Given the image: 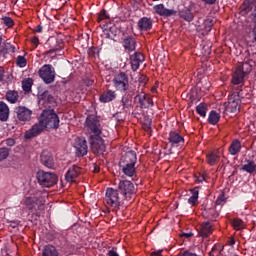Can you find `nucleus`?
<instances>
[{
	"label": "nucleus",
	"mask_w": 256,
	"mask_h": 256,
	"mask_svg": "<svg viewBox=\"0 0 256 256\" xmlns=\"http://www.w3.org/2000/svg\"><path fill=\"white\" fill-rule=\"evenodd\" d=\"M39 121L44 129H57L59 127V116L55 110H44Z\"/></svg>",
	"instance_id": "f257e3e1"
},
{
	"label": "nucleus",
	"mask_w": 256,
	"mask_h": 256,
	"mask_svg": "<svg viewBox=\"0 0 256 256\" xmlns=\"http://www.w3.org/2000/svg\"><path fill=\"white\" fill-rule=\"evenodd\" d=\"M105 201L108 207L111 209H117L121 207V196H119V190L113 188H107L105 194Z\"/></svg>",
	"instance_id": "f03ea898"
},
{
	"label": "nucleus",
	"mask_w": 256,
	"mask_h": 256,
	"mask_svg": "<svg viewBox=\"0 0 256 256\" xmlns=\"http://www.w3.org/2000/svg\"><path fill=\"white\" fill-rule=\"evenodd\" d=\"M38 75L44 83L49 85L55 81V68H53L51 64H45L39 69Z\"/></svg>",
	"instance_id": "7ed1b4c3"
},
{
	"label": "nucleus",
	"mask_w": 256,
	"mask_h": 256,
	"mask_svg": "<svg viewBox=\"0 0 256 256\" xmlns=\"http://www.w3.org/2000/svg\"><path fill=\"white\" fill-rule=\"evenodd\" d=\"M85 129L87 133L94 134L92 136L101 135V123L95 115H89L86 118Z\"/></svg>",
	"instance_id": "20e7f679"
},
{
	"label": "nucleus",
	"mask_w": 256,
	"mask_h": 256,
	"mask_svg": "<svg viewBox=\"0 0 256 256\" xmlns=\"http://www.w3.org/2000/svg\"><path fill=\"white\" fill-rule=\"evenodd\" d=\"M37 180L42 187H53L57 183V175L51 172L39 171Z\"/></svg>",
	"instance_id": "39448f33"
},
{
	"label": "nucleus",
	"mask_w": 256,
	"mask_h": 256,
	"mask_svg": "<svg viewBox=\"0 0 256 256\" xmlns=\"http://www.w3.org/2000/svg\"><path fill=\"white\" fill-rule=\"evenodd\" d=\"M241 109V95L233 93L229 96L228 102L225 104V111L227 113H239Z\"/></svg>",
	"instance_id": "423d86ee"
},
{
	"label": "nucleus",
	"mask_w": 256,
	"mask_h": 256,
	"mask_svg": "<svg viewBox=\"0 0 256 256\" xmlns=\"http://www.w3.org/2000/svg\"><path fill=\"white\" fill-rule=\"evenodd\" d=\"M21 203L26 207V209H29V211L35 209V207H39V205H43L41 192H36L35 194L26 196Z\"/></svg>",
	"instance_id": "0eeeda50"
},
{
	"label": "nucleus",
	"mask_w": 256,
	"mask_h": 256,
	"mask_svg": "<svg viewBox=\"0 0 256 256\" xmlns=\"http://www.w3.org/2000/svg\"><path fill=\"white\" fill-rule=\"evenodd\" d=\"M113 83L115 89L118 91H127V89H129V77L123 72L114 76Z\"/></svg>",
	"instance_id": "6e6552de"
},
{
	"label": "nucleus",
	"mask_w": 256,
	"mask_h": 256,
	"mask_svg": "<svg viewBox=\"0 0 256 256\" xmlns=\"http://www.w3.org/2000/svg\"><path fill=\"white\" fill-rule=\"evenodd\" d=\"M90 145L95 155H103L105 153V141L101 136H90Z\"/></svg>",
	"instance_id": "1a4fd4ad"
},
{
	"label": "nucleus",
	"mask_w": 256,
	"mask_h": 256,
	"mask_svg": "<svg viewBox=\"0 0 256 256\" xmlns=\"http://www.w3.org/2000/svg\"><path fill=\"white\" fill-rule=\"evenodd\" d=\"M14 113L18 121H21L22 123H27V121H31V116L33 115V111L25 106L15 107Z\"/></svg>",
	"instance_id": "9d476101"
},
{
	"label": "nucleus",
	"mask_w": 256,
	"mask_h": 256,
	"mask_svg": "<svg viewBox=\"0 0 256 256\" xmlns=\"http://www.w3.org/2000/svg\"><path fill=\"white\" fill-rule=\"evenodd\" d=\"M118 188L128 201L131 199L132 195H135V185H133L129 180L120 181Z\"/></svg>",
	"instance_id": "9b49d317"
},
{
	"label": "nucleus",
	"mask_w": 256,
	"mask_h": 256,
	"mask_svg": "<svg viewBox=\"0 0 256 256\" xmlns=\"http://www.w3.org/2000/svg\"><path fill=\"white\" fill-rule=\"evenodd\" d=\"M74 148L76 150V155L78 157H85L89 151V147L87 146V140L83 137H78L75 139Z\"/></svg>",
	"instance_id": "f8f14e48"
},
{
	"label": "nucleus",
	"mask_w": 256,
	"mask_h": 256,
	"mask_svg": "<svg viewBox=\"0 0 256 256\" xmlns=\"http://www.w3.org/2000/svg\"><path fill=\"white\" fill-rule=\"evenodd\" d=\"M154 13L156 15H160V17H171L173 15H176V11L173 9H167L165 8L164 4H158L153 7Z\"/></svg>",
	"instance_id": "ddd939ff"
},
{
	"label": "nucleus",
	"mask_w": 256,
	"mask_h": 256,
	"mask_svg": "<svg viewBox=\"0 0 256 256\" xmlns=\"http://www.w3.org/2000/svg\"><path fill=\"white\" fill-rule=\"evenodd\" d=\"M135 99L144 109H147V107H153V99H151V95L149 94L140 93L135 97Z\"/></svg>",
	"instance_id": "4468645a"
},
{
	"label": "nucleus",
	"mask_w": 256,
	"mask_h": 256,
	"mask_svg": "<svg viewBox=\"0 0 256 256\" xmlns=\"http://www.w3.org/2000/svg\"><path fill=\"white\" fill-rule=\"evenodd\" d=\"M44 129L43 124L39 121L25 132L24 137L25 139H33V137H37Z\"/></svg>",
	"instance_id": "2eb2a0df"
},
{
	"label": "nucleus",
	"mask_w": 256,
	"mask_h": 256,
	"mask_svg": "<svg viewBox=\"0 0 256 256\" xmlns=\"http://www.w3.org/2000/svg\"><path fill=\"white\" fill-rule=\"evenodd\" d=\"M137 153L135 151H128L120 160V165H136Z\"/></svg>",
	"instance_id": "dca6fc26"
},
{
	"label": "nucleus",
	"mask_w": 256,
	"mask_h": 256,
	"mask_svg": "<svg viewBox=\"0 0 256 256\" xmlns=\"http://www.w3.org/2000/svg\"><path fill=\"white\" fill-rule=\"evenodd\" d=\"M79 175H81V168L79 166H72L66 173V181L68 183H75Z\"/></svg>",
	"instance_id": "f3484780"
},
{
	"label": "nucleus",
	"mask_w": 256,
	"mask_h": 256,
	"mask_svg": "<svg viewBox=\"0 0 256 256\" xmlns=\"http://www.w3.org/2000/svg\"><path fill=\"white\" fill-rule=\"evenodd\" d=\"M143 61H145V56H143V54L141 53H135L132 56H130L132 70L137 71V69H139V66L141 65V63H143Z\"/></svg>",
	"instance_id": "a211bd4d"
},
{
	"label": "nucleus",
	"mask_w": 256,
	"mask_h": 256,
	"mask_svg": "<svg viewBox=\"0 0 256 256\" xmlns=\"http://www.w3.org/2000/svg\"><path fill=\"white\" fill-rule=\"evenodd\" d=\"M245 79V72L243 71V66H238L232 77L233 85H241Z\"/></svg>",
	"instance_id": "6ab92c4d"
},
{
	"label": "nucleus",
	"mask_w": 256,
	"mask_h": 256,
	"mask_svg": "<svg viewBox=\"0 0 256 256\" xmlns=\"http://www.w3.org/2000/svg\"><path fill=\"white\" fill-rule=\"evenodd\" d=\"M138 28L140 31H151L153 28V21L150 18L143 17L138 21Z\"/></svg>",
	"instance_id": "aec40b11"
},
{
	"label": "nucleus",
	"mask_w": 256,
	"mask_h": 256,
	"mask_svg": "<svg viewBox=\"0 0 256 256\" xmlns=\"http://www.w3.org/2000/svg\"><path fill=\"white\" fill-rule=\"evenodd\" d=\"M211 233H213V225H211V223L209 222L202 223L199 231V236L205 239L209 237Z\"/></svg>",
	"instance_id": "412c9836"
},
{
	"label": "nucleus",
	"mask_w": 256,
	"mask_h": 256,
	"mask_svg": "<svg viewBox=\"0 0 256 256\" xmlns=\"http://www.w3.org/2000/svg\"><path fill=\"white\" fill-rule=\"evenodd\" d=\"M40 161H41L42 165H44L45 167H48V169H52L53 156H51V154H49V152H47V151L42 152V154L40 156Z\"/></svg>",
	"instance_id": "4be33fe9"
},
{
	"label": "nucleus",
	"mask_w": 256,
	"mask_h": 256,
	"mask_svg": "<svg viewBox=\"0 0 256 256\" xmlns=\"http://www.w3.org/2000/svg\"><path fill=\"white\" fill-rule=\"evenodd\" d=\"M115 97H117L115 91L107 90L100 96L99 100L101 103H111V101H113Z\"/></svg>",
	"instance_id": "5701e85b"
},
{
	"label": "nucleus",
	"mask_w": 256,
	"mask_h": 256,
	"mask_svg": "<svg viewBox=\"0 0 256 256\" xmlns=\"http://www.w3.org/2000/svg\"><path fill=\"white\" fill-rule=\"evenodd\" d=\"M9 106L7 103L0 101V121H7L9 119Z\"/></svg>",
	"instance_id": "b1692460"
},
{
	"label": "nucleus",
	"mask_w": 256,
	"mask_h": 256,
	"mask_svg": "<svg viewBox=\"0 0 256 256\" xmlns=\"http://www.w3.org/2000/svg\"><path fill=\"white\" fill-rule=\"evenodd\" d=\"M6 101L8 103H11L12 105H15L19 101V92L15 90H8L5 95Z\"/></svg>",
	"instance_id": "393cba45"
},
{
	"label": "nucleus",
	"mask_w": 256,
	"mask_h": 256,
	"mask_svg": "<svg viewBox=\"0 0 256 256\" xmlns=\"http://www.w3.org/2000/svg\"><path fill=\"white\" fill-rule=\"evenodd\" d=\"M120 167L127 177H133L135 175V164H120Z\"/></svg>",
	"instance_id": "a878e982"
},
{
	"label": "nucleus",
	"mask_w": 256,
	"mask_h": 256,
	"mask_svg": "<svg viewBox=\"0 0 256 256\" xmlns=\"http://www.w3.org/2000/svg\"><path fill=\"white\" fill-rule=\"evenodd\" d=\"M168 139L172 145H179L180 143H183L185 141L183 139V136H181L177 132H170Z\"/></svg>",
	"instance_id": "bb28decb"
},
{
	"label": "nucleus",
	"mask_w": 256,
	"mask_h": 256,
	"mask_svg": "<svg viewBox=\"0 0 256 256\" xmlns=\"http://www.w3.org/2000/svg\"><path fill=\"white\" fill-rule=\"evenodd\" d=\"M241 171H245L246 173H255L256 171V163L255 161L248 160L246 163L241 167Z\"/></svg>",
	"instance_id": "cd10ccee"
},
{
	"label": "nucleus",
	"mask_w": 256,
	"mask_h": 256,
	"mask_svg": "<svg viewBox=\"0 0 256 256\" xmlns=\"http://www.w3.org/2000/svg\"><path fill=\"white\" fill-rule=\"evenodd\" d=\"M218 161H219V153L211 152L206 155V163H208V165L213 167V165H217Z\"/></svg>",
	"instance_id": "c85d7f7f"
},
{
	"label": "nucleus",
	"mask_w": 256,
	"mask_h": 256,
	"mask_svg": "<svg viewBox=\"0 0 256 256\" xmlns=\"http://www.w3.org/2000/svg\"><path fill=\"white\" fill-rule=\"evenodd\" d=\"M43 256H59V252L57 251V248L53 245H47L44 247L42 251Z\"/></svg>",
	"instance_id": "c756f323"
},
{
	"label": "nucleus",
	"mask_w": 256,
	"mask_h": 256,
	"mask_svg": "<svg viewBox=\"0 0 256 256\" xmlns=\"http://www.w3.org/2000/svg\"><path fill=\"white\" fill-rule=\"evenodd\" d=\"M180 17L184 19V21L191 22L194 19L193 12H191V9L184 8L180 11Z\"/></svg>",
	"instance_id": "7c9ffc66"
},
{
	"label": "nucleus",
	"mask_w": 256,
	"mask_h": 256,
	"mask_svg": "<svg viewBox=\"0 0 256 256\" xmlns=\"http://www.w3.org/2000/svg\"><path fill=\"white\" fill-rule=\"evenodd\" d=\"M220 119H221V115L217 113L215 110H212L209 113L208 122L210 123V125H217Z\"/></svg>",
	"instance_id": "2f4dec72"
},
{
	"label": "nucleus",
	"mask_w": 256,
	"mask_h": 256,
	"mask_svg": "<svg viewBox=\"0 0 256 256\" xmlns=\"http://www.w3.org/2000/svg\"><path fill=\"white\" fill-rule=\"evenodd\" d=\"M241 151V142L239 140H234L230 147H229V153L230 155H237Z\"/></svg>",
	"instance_id": "473e14b6"
},
{
	"label": "nucleus",
	"mask_w": 256,
	"mask_h": 256,
	"mask_svg": "<svg viewBox=\"0 0 256 256\" xmlns=\"http://www.w3.org/2000/svg\"><path fill=\"white\" fill-rule=\"evenodd\" d=\"M192 196L188 199L189 205L195 206L199 201V188L191 190Z\"/></svg>",
	"instance_id": "72a5a7b5"
},
{
	"label": "nucleus",
	"mask_w": 256,
	"mask_h": 256,
	"mask_svg": "<svg viewBox=\"0 0 256 256\" xmlns=\"http://www.w3.org/2000/svg\"><path fill=\"white\" fill-rule=\"evenodd\" d=\"M136 47H137V43L135 42L134 38H126L124 40V48L127 51H135Z\"/></svg>",
	"instance_id": "f704fd0d"
},
{
	"label": "nucleus",
	"mask_w": 256,
	"mask_h": 256,
	"mask_svg": "<svg viewBox=\"0 0 256 256\" xmlns=\"http://www.w3.org/2000/svg\"><path fill=\"white\" fill-rule=\"evenodd\" d=\"M232 227L236 231H241V229H245V223L243 222V220L235 218L234 220H232Z\"/></svg>",
	"instance_id": "c9c22d12"
},
{
	"label": "nucleus",
	"mask_w": 256,
	"mask_h": 256,
	"mask_svg": "<svg viewBox=\"0 0 256 256\" xmlns=\"http://www.w3.org/2000/svg\"><path fill=\"white\" fill-rule=\"evenodd\" d=\"M31 87H33V79L27 78L22 81L23 91H25L26 93H29V91H31Z\"/></svg>",
	"instance_id": "e433bc0d"
},
{
	"label": "nucleus",
	"mask_w": 256,
	"mask_h": 256,
	"mask_svg": "<svg viewBox=\"0 0 256 256\" xmlns=\"http://www.w3.org/2000/svg\"><path fill=\"white\" fill-rule=\"evenodd\" d=\"M213 29V20L206 19L203 23V35L209 33Z\"/></svg>",
	"instance_id": "4c0bfd02"
},
{
	"label": "nucleus",
	"mask_w": 256,
	"mask_h": 256,
	"mask_svg": "<svg viewBox=\"0 0 256 256\" xmlns=\"http://www.w3.org/2000/svg\"><path fill=\"white\" fill-rule=\"evenodd\" d=\"M196 112L198 113V115L200 117H205L207 115V105L200 103L197 107H196Z\"/></svg>",
	"instance_id": "58836bf2"
},
{
	"label": "nucleus",
	"mask_w": 256,
	"mask_h": 256,
	"mask_svg": "<svg viewBox=\"0 0 256 256\" xmlns=\"http://www.w3.org/2000/svg\"><path fill=\"white\" fill-rule=\"evenodd\" d=\"M221 253H223V245L217 244L212 248L210 256H219Z\"/></svg>",
	"instance_id": "ea45409f"
},
{
	"label": "nucleus",
	"mask_w": 256,
	"mask_h": 256,
	"mask_svg": "<svg viewBox=\"0 0 256 256\" xmlns=\"http://www.w3.org/2000/svg\"><path fill=\"white\" fill-rule=\"evenodd\" d=\"M243 5H244V9L246 11H251V9H253V7H255V9H256V0H245Z\"/></svg>",
	"instance_id": "a19ab883"
},
{
	"label": "nucleus",
	"mask_w": 256,
	"mask_h": 256,
	"mask_svg": "<svg viewBox=\"0 0 256 256\" xmlns=\"http://www.w3.org/2000/svg\"><path fill=\"white\" fill-rule=\"evenodd\" d=\"M16 65L21 68L27 67V59L24 56H18L16 58Z\"/></svg>",
	"instance_id": "79ce46f5"
},
{
	"label": "nucleus",
	"mask_w": 256,
	"mask_h": 256,
	"mask_svg": "<svg viewBox=\"0 0 256 256\" xmlns=\"http://www.w3.org/2000/svg\"><path fill=\"white\" fill-rule=\"evenodd\" d=\"M9 157V150L7 148H0V161H3Z\"/></svg>",
	"instance_id": "37998d69"
},
{
	"label": "nucleus",
	"mask_w": 256,
	"mask_h": 256,
	"mask_svg": "<svg viewBox=\"0 0 256 256\" xmlns=\"http://www.w3.org/2000/svg\"><path fill=\"white\" fill-rule=\"evenodd\" d=\"M105 19H109V15L107 14V11L102 10L98 15V23L105 21Z\"/></svg>",
	"instance_id": "c03bdc74"
},
{
	"label": "nucleus",
	"mask_w": 256,
	"mask_h": 256,
	"mask_svg": "<svg viewBox=\"0 0 256 256\" xmlns=\"http://www.w3.org/2000/svg\"><path fill=\"white\" fill-rule=\"evenodd\" d=\"M2 21H3L4 25H6V27H9V28H11V27H13V25H15V23L13 22V19H11V17H4L2 19Z\"/></svg>",
	"instance_id": "a18cd8bd"
},
{
	"label": "nucleus",
	"mask_w": 256,
	"mask_h": 256,
	"mask_svg": "<svg viewBox=\"0 0 256 256\" xmlns=\"http://www.w3.org/2000/svg\"><path fill=\"white\" fill-rule=\"evenodd\" d=\"M223 201H225V196L224 195L218 196V198L216 200V205H221V203H223Z\"/></svg>",
	"instance_id": "49530a36"
},
{
	"label": "nucleus",
	"mask_w": 256,
	"mask_h": 256,
	"mask_svg": "<svg viewBox=\"0 0 256 256\" xmlns=\"http://www.w3.org/2000/svg\"><path fill=\"white\" fill-rule=\"evenodd\" d=\"M31 43H32V45H35V47H37V45H39V38L33 37L31 39Z\"/></svg>",
	"instance_id": "de8ad7c7"
},
{
	"label": "nucleus",
	"mask_w": 256,
	"mask_h": 256,
	"mask_svg": "<svg viewBox=\"0 0 256 256\" xmlns=\"http://www.w3.org/2000/svg\"><path fill=\"white\" fill-rule=\"evenodd\" d=\"M6 143H7V145H8L9 147H13V145H15V140L9 138V139L6 140Z\"/></svg>",
	"instance_id": "09e8293b"
},
{
	"label": "nucleus",
	"mask_w": 256,
	"mask_h": 256,
	"mask_svg": "<svg viewBox=\"0 0 256 256\" xmlns=\"http://www.w3.org/2000/svg\"><path fill=\"white\" fill-rule=\"evenodd\" d=\"M180 237H185L186 239H189V237H193V233L192 232L182 233L180 234Z\"/></svg>",
	"instance_id": "8fccbe9b"
},
{
	"label": "nucleus",
	"mask_w": 256,
	"mask_h": 256,
	"mask_svg": "<svg viewBox=\"0 0 256 256\" xmlns=\"http://www.w3.org/2000/svg\"><path fill=\"white\" fill-rule=\"evenodd\" d=\"M227 244L230 246V247H233L235 245V239L233 237H230L228 239V242Z\"/></svg>",
	"instance_id": "3c124183"
},
{
	"label": "nucleus",
	"mask_w": 256,
	"mask_h": 256,
	"mask_svg": "<svg viewBox=\"0 0 256 256\" xmlns=\"http://www.w3.org/2000/svg\"><path fill=\"white\" fill-rule=\"evenodd\" d=\"M206 5H215L217 0H202Z\"/></svg>",
	"instance_id": "603ef678"
},
{
	"label": "nucleus",
	"mask_w": 256,
	"mask_h": 256,
	"mask_svg": "<svg viewBox=\"0 0 256 256\" xmlns=\"http://www.w3.org/2000/svg\"><path fill=\"white\" fill-rule=\"evenodd\" d=\"M179 256H197V254L189 253V252H182Z\"/></svg>",
	"instance_id": "864d4df0"
},
{
	"label": "nucleus",
	"mask_w": 256,
	"mask_h": 256,
	"mask_svg": "<svg viewBox=\"0 0 256 256\" xmlns=\"http://www.w3.org/2000/svg\"><path fill=\"white\" fill-rule=\"evenodd\" d=\"M43 32V26L38 25L35 29V33H42Z\"/></svg>",
	"instance_id": "5fc2aeb1"
},
{
	"label": "nucleus",
	"mask_w": 256,
	"mask_h": 256,
	"mask_svg": "<svg viewBox=\"0 0 256 256\" xmlns=\"http://www.w3.org/2000/svg\"><path fill=\"white\" fill-rule=\"evenodd\" d=\"M163 250H158V251H154L151 253V256H162L161 253H162Z\"/></svg>",
	"instance_id": "6e6d98bb"
},
{
	"label": "nucleus",
	"mask_w": 256,
	"mask_h": 256,
	"mask_svg": "<svg viewBox=\"0 0 256 256\" xmlns=\"http://www.w3.org/2000/svg\"><path fill=\"white\" fill-rule=\"evenodd\" d=\"M108 256H119L117 252H115V250H110L108 252Z\"/></svg>",
	"instance_id": "4d7b16f0"
},
{
	"label": "nucleus",
	"mask_w": 256,
	"mask_h": 256,
	"mask_svg": "<svg viewBox=\"0 0 256 256\" xmlns=\"http://www.w3.org/2000/svg\"><path fill=\"white\" fill-rule=\"evenodd\" d=\"M4 73H5V70H3V67H0V81H3Z\"/></svg>",
	"instance_id": "13d9d810"
},
{
	"label": "nucleus",
	"mask_w": 256,
	"mask_h": 256,
	"mask_svg": "<svg viewBox=\"0 0 256 256\" xmlns=\"http://www.w3.org/2000/svg\"><path fill=\"white\" fill-rule=\"evenodd\" d=\"M196 181H198V183H202V181H205V176L198 177Z\"/></svg>",
	"instance_id": "bf43d9fd"
},
{
	"label": "nucleus",
	"mask_w": 256,
	"mask_h": 256,
	"mask_svg": "<svg viewBox=\"0 0 256 256\" xmlns=\"http://www.w3.org/2000/svg\"><path fill=\"white\" fill-rule=\"evenodd\" d=\"M142 79L144 80V83H143V85H145V84L147 83V77H145V76H142Z\"/></svg>",
	"instance_id": "052dcab7"
},
{
	"label": "nucleus",
	"mask_w": 256,
	"mask_h": 256,
	"mask_svg": "<svg viewBox=\"0 0 256 256\" xmlns=\"http://www.w3.org/2000/svg\"><path fill=\"white\" fill-rule=\"evenodd\" d=\"M17 225H19V222H13L12 227H17Z\"/></svg>",
	"instance_id": "680f3d73"
},
{
	"label": "nucleus",
	"mask_w": 256,
	"mask_h": 256,
	"mask_svg": "<svg viewBox=\"0 0 256 256\" xmlns=\"http://www.w3.org/2000/svg\"><path fill=\"white\" fill-rule=\"evenodd\" d=\"M94 171H95V173H98L99 169L95 168V170H94Z\"/></svg>",
	"instance_id": "e2e57ef3"
},
{
	"label": "nucleus",
	"mask_w": 256,
	"mask_h": 256,
	"mask_svg": "<svg viewBox=\"0 0 256 256\" xmlns=\"http://www.w3.org/2000/svg\"><path fill=\"white\" fill-rule=\"evenodd\" d=\"M152 91L155 92V88H153Z\"/></svg>",
	"instance_id": "0e129e2a"
},
{
	"label": "nucleus",
	"mask_w": 256,
	"mask_h": 256,
	"mask_svg": "<svg viewBox=\"0 0 256 256\" xmlns=\"http://www.w3.org/2000/svg\"><path fill=\"white\" fill-rule=\"evenodd\" d=\"M152 1H159V0H152Z\"/></svg>",
	"instance_id": "69168bd1"
},
{
	"label": "nucleus",
	"mask_w": 256,
	"mask_h": 256,
	"mask_svg": "<svg viewBox=\"0 0 256 256\" xmlns=\"http://www.w3.org/2000/svg\"><path fill=\"white\" fill-rule=\"evenodd\" d=\"M0 45H1V38H0Z\"/></svg>",
	"instance_id": "338daca9"
}]
</instances>
